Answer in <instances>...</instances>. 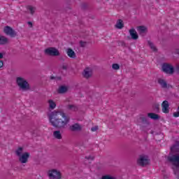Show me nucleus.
Masks as SVG:
<instances>
[{"label":"nucleus","instance_id":"1","mask_svg":"<svg viewBox=\"0 0 179 179\" xmlns=\"http://www.w3.org/2000/svg\"><path fill=\"white\" fill-rule=\"evenodd\" d=\"M49 121L52 126L57 129H64L68 125L70 118L65 113L59 110H54L48 115Z\"/></svg>","mask_w":179,"mask_h":179},{"label":"nucleus","instance_id":"14","mask_svg":"<svg viewBox=\"0 0 179 179\" xmlns=\"http://www.w3.org/2000/svg\"><path fill=\"white\" fill-rule=\"evenodd\" d=\"M137 31H138L140 36H146L148 28L145 26H139L137 27Z\"/></svg>","mask_w":179,"mask_h":179},{"label":"nucleus","instance_id":"31","mask_svg":"<svg viewBox=\"0 0 179 179\" xmlns=\"http://www.w3.org/2000/svg\"><path fill=\"white\" fill-rule=\"evenodd\" d=\"M98 130H99V126H94L91 128V131L92 132H96V131H98Z\"/></svg>","mask_w":179,"mask_h":179},{"label":"nucleus","instance_id":"18","mask_svg":"<svg viewBox=\"0 0 179 179\" xmlns=\"http://www.w3.org/2000/svg\"><path fill=\"white\" fill-rule=\"evenodd\" d=\"M68 92V87L66 86L62 85L59 87L57 92L59 94H64V93H66Z\"/></svg>","mask_w":179,"mask_h":179},{"label":"nucleus","instance_id":"33","mask_svg":"<svg viewBox=\"0 0 179 179\" xmlns=\"http://www.w3.org/2000/svg\"><path fill=\"white\" fill-rule=\"evenodd\" d=\"M85 159H87V160H94V158L91 156L85 157Z\"/></svg>","mask_w":179,"mask_h":179},{"label":"nucleus","instance_id":"38","mask_svg":"<svg viewBox=\"0 0 179 179\" xmlns=\"http://www.w3.org/2000/svg\"><path fill=\"white\" fill-rule=\"evenodd\" d=\"M169 175H164V178H169Z\"/></svg>","mask_w":179,"mask_h":179},{"label":"nucleus","instance_id":"26","mask_svg":"<svg viewBox=\"0 0 179 179\" xmlns=\"http://www.w3.org/2000/svg\"><path fill=\"white\" fill-rule=\"evenodd\" d=\"M27 9L30 11L31 15H34V12H36V7H33L31 6H28Z\"/></svg>","mask_w":179,"mask_h":179},{"label":"nucleus","instance_id":"25","mask_svg":"<svg viewBox=\"0 0 179 179\" xmlns=\"http://www.w3.org/2000/svg\"><path fill=\"white\" fill-rule=\"evenodd\" d=\"M15 155L17 156V157L22 156L23 155V148H18V149L15 151Z\"/></svg>","mask_w":179,"mask_h":179},{"label":"nucleus","instance_id":"19","mask_svg":"<svg viewBox=\"0 0 179 179\" xmlns=\"http://www.w3.org/2000/svg\"><path fill=\"white\" fill-rule=\"evenodd\" d=\"M148 117H149V118H151V120H159L160 119V116H159V115H157L156 113H148Z\"/></svg>","mask_w":179,"mask_h":179},{"label":"nucleus","instance_id":"32","mask_svg":"<svg viewBox=\"0 0 179 179\" xmlns=\"http://www.w3.org/2000/svg\"><path fill=\"white\" fill-rule=\"evenodd\" d=\"M62 69L66 71L68 69V64H62Z\"/></svg>","mask_w":179,"mask_h":179},{"label":"nucleus","instance_id":"4","mask_svg":"<svg viewBox=\"0 0 179 179\" xmlns=\"http://www.w3.org/2000/svg\"><path fill=\"white\" fill-rule=\"evenodd\" d=\"M48 176L50 179H61L62 174L57 169H52L48 171Z\"/></svg>","mask_w":179,"mask_h":179},{"label":"nucleus","instance_id":"20","mask_svg":"<svg viewBox=\"0 0 179 179\" xmlns=\"http://www.w3.org/2000/svg\"><path fill=\"white\" fill-rule=\"evenodd\" d=\"M66 108L69 109L70 111H78V106L73 104L67 105Z\"/></svg>","mask_w":179,"mask_h":179},{"label":"nucleus","instance_id":"3","mask_svg":"<svg viewBox=\"0 0 179 179\" xmlns=\"http://www.w3.org/2000/svg\"><path fill=\"white\" fill-rule=\"evenodd\" d=\"M17 85L19 86L20 89L21 90H24V92H26L27 90H30V85H29V83L24 78L18 77L16 80Z\"/></svg>","mask_w":179,"mask_h":179},{"label":"nucleus","instance_id":"23","mask_svg":"<svg viewBox=\"0 0 179 179\" xmlns=\"http://www.w3.org/2000/svg\"><path fill=\"white\" fill-rule=\"evenodd\" d=\"M142 125L141 128H145V125H149V122L148 121V119L146 117H141Z\"/></svg>","mask_w":179,"mask_h":179},{"label":"nucleus","instance_id":"8","mask_svg":"<svg viewBox=\"0 0 179 179\" xmlns=\"http://www.w3.org/2000/svg\"><path fill=\"white\" fill-rule=\"evenodd\" d=\"M3 33L6 34V36H10V37L14 38L17 36V32L15 31L12 27L9 26H6L3 29Z\"/></svg>","mask_w":179,"mask_h":179},{"label":"nucleus","instance_id":"2","mask_svg":"<svg viewBox=\"0 0 179 179\" xmlns=\"http://www.w3.org/2000/svg\"><path fill=\"white\" fill-rule=\"evenodd\" d=\"M168 161L176 167L174 169V174L176 178L179 179V143H176L171 148V152L168 156Z\"/></svg>","mask_w":179,"mask_h":179},{"label":"nucleus","instance_id":"5","mask_svg":"<svg viewBox=\"0 0 179 179\" xmlns=\"http://www.w3.org/2000/svg\"><path fill=\"white\" fill-rule=\"evenodd\" d=\"M162 71L164 73L168 75H173L174 73V66L169 63H164L162 64Z\"/></svg>","mask_w":179,"mask_h":179},{"label":"nucleus","instance_id":"16","mask_svg":"<svg viewBox=\"0 0 179 179\" xmlns=\"http://www.w3.org/2000/svg\"><path fill=\"white\" fill-rule=\"evenodd\" d=\"M66 54L69 58H73L75 59L76 58V53H75V51L72 50L71 48H68L66 50Z\"/></svg>","mask_w":179,"mask_h":179},{"label":"nucleus","instance_id":"27","mask_svg":"<svg viewBox=\"0 0 179 179\" xmlns=\"http://www.w3.org/2000/svg\"><path fill=\"white\" fill-rule=\"evenodd\" d=\"M148 45L150 47L151 50L152 51H157V49L156 48V46L152 43L151 41H148Z\"/></svg>","mask_w":179,"mask_h":179},{"label":"nucleus","instance_id":"28","mask_svg":"<svg viewBox=\"0 0 179 179\" xmlns=\"http://www.w3.org/2000/svg\"><path fill=\"white\" fill-rule=\"evenodd\" d=\"M101 179H116V178L110 175H105V176H102Z\"/></svg>","mask_w":179,"mask_h":179},{"label":"nucleus","instance_id":"24","mask_svg":"<svg viewBox=\"0 0 179 179\" xmlns=\"http://www.w3.org/2000/svg\"><path fill=\"white\" fill-rule=\"evenodd\" d=\"M115 27H117V29H122V27H124V22H122V20H118L115 24Z\"/></svg>","mask_w":179,"mask_h":179},{"label":"nucleus","instance_id":"12","mask_svg":"<svg viewBox=\"0 0 179 179\" xmlns=\"http://www.w3.org/2000/svg\"><path fill=\"white\" fill-rule=\"evenodd\" d=\"M69 129L71 132H81L82 125L79 123H75L69 127Z\"/></svg>","mask_w":179,"mask_h":179},{"label":"nucleus","instance_id":"29","mask_svg":"<svg viewBox=\"0 0 179 179\" xmlns=\"http://www.w3.org/2000/svg\"><path fill=\"white\" fill-rule=\"evenodd\" d=\"M86 45H87V42L83 41H80V46L82 48H85L86 47Z\"/></svg>","mask_w":179,"mask_h":179},{"label":"nucleus","instance_id":"37","mask_svg":"<svg viewBox=\"0 0 179 179\" xmlns=\"http://www.w3.org/2000/svg\"><path fill=\"white\" fill-rule=\"evenodd\" d=\"M176 71H177V72H178V73H179V65H178V66H176Z\"/></svg>","mask_w":179,"mask_h":179},{"label":"nucleus","instance_id":"17","mask_svg":"<svg viewBox=\"0 0 179 179\" xmlns=\"http://www.w3.org/2000/svg\"><path fill=\"white\" fill-rule=\"evenodd\" d=\"M9 43V39L4 36H0V45H5V44H8Z\"/></svg>","mask_w":179,"mask_h":179},{"label":"nucleus","instance_id":"13","mask_svg":"<svg viewBox=\"0 0 179 179\" xmlns=\"http://www.w3.org/2000/svg\"><path fill=\"white\" fill-rule=\"evenodd\" d=\"M169 106L168 101H164L162 102V112L164 113V114H169L170 113V110L169 109Z\"/></svg>","mask_w":179,"mask_h":179},{"label":"nucleus","instance_id":"30","mask_svg":"<svg viewBox=\"0 0 179 179\" xmlns=\"http://www.w3.org/2000/svg\"><path fill=\"white\" fill-rule=\"evenodd\" d=\"M113 69H115V71H117V69H120V64H113L112 65Z\"/></svg>","mask_w":179,"mask_h":179},{"label":"nucleus","instance_id":"40","mask_svg":"<svg viewBox=\"0 0 179 179\" xmlns=\"http://www.w3.org/2000/svg\"><path fill=\"white\" fill-rule=\"evenodd\" d=\"M122 45H125V43H122Z\"/></svg>","mask_w":179,"mask_h":179},{"label":"nucleus","instance_id":"39","mask_svg":"<svg viewBox=\"0 0 179 179\" xmlns=\"http://www.w3.org/2000/svg\"><path fill=\"white\" fill-rule=\"evenodd\" d=\"M50 79H51V80H52L55 79V77H54V76H50Z\"/></svg>","mask_w":179,"mask_h":179},{"label":"nucleus","instance_id":"21","mask_svg":"<svg viewBox=\"0 0 179 179\" xmlns=\"http://www.w3.org/2000/svg\"><path fill=\"white\" fill-rule=\"evenodd\" d=\"M53 136L55 139H62V134L60 131H55L53 132Z\"/></svg>","mask_w":179,"mask_h":179},{"label":"nucleus","instance_id":"11","mask_svg":"<svg viewBox=\"0 0 179 179\" xmlns=\"http://www.w3.org/2000/svg\"><path fill=\"white\" fill-rule=\"evenodd\" d=\"M83 76L85 79H90L93 76V70L90 67H86L83 72Z\"/></svg>","mask_w":179,"mask_h":179},{"label":"nucleus","instance_id":"36","mask_svg":"<svg viewBox=\"0 0 179 179\" xmlns=\"http://www.w3.org/2000/svg\"><path fill=\"white\" fill-rule=\"evenodd\" d=\"M3 58V54L0 53V59H2Z\"/></svg>","mask_w":179,"mask_h":179},{"label":"nucleus","instance_id":"9","mask_svg":"<svg viewBox=\"0 0 179 179\" xmlns=\"http://www.w3.org/2000/svg\"><path fill=\"white\" fill-rule=\"evenodd\" d=\"M157 83L161 86L162 89H173V85L167 83V80L163 78H158Z\"/></svg>","mask_w":179,"mask_h":179},{"label":"nucleus","instance_id":"7","mask_svg":"<svg viewBox=\"0 0 179 179\" xmlns=\"http://www.w3.org/2000/svg\"><path fill=\"white\" fill-rule=\"evenodd\" d=\"M149 157L146 155H140L138 159L137 160V164L141 166V167H145L149 164Z\"/></svg>","mask_w":179,"mask_h":179},{"label":"nucleus","instance_id":"15","mask_svg":"<svg viewBox=\"0 0 179 179\" xmlns=\"http://www.w3.org/2000/svg\"><path fill=\"white\" fill-rule=\"evenodd\" d=\"M129 34L132 40H138V38H139V36H138V33L136 32L135 29H130Z\"/></svg>","mask_w":179,"mask_h":179},{"label":"nucleus","instance_id":"6","mask_svg":"<svg viewBox=\"0 0 179 179\" xmlns=\"http://www.w3.org/2000/svg\"><path fill=\"white\" fill-rule=\"evenodd\" d=\"M45 54L50 57H59V50L54 47H50L45 50Z\"/></svg>","mask_w":179,"mask_h":179},{"label":"nucleus","instance_id":"34","mask_svg":"<svg viewBox=\"0 0 179 179\" xmlns=\"http://www.w3.org/2000/svg\"><path fill=\"white\" fill-rule=\"evenodd\" d=\"M3 66V61L0 60V69Z\"/></svg>","mask_w":179,"mask_h":179},{"label":"nucleus","instance_id":"10","mask_svg":"<svg viewBox=\"0 0 179 179\" xmlns=\"http://www.w3.org/2000/svg\"><path fill=\"white\" fill-rule=\"evenodd\" d=\"M30 157V153L24 152L22 155L18 157V160L21 164H24L29 162V158Z\"/></svg>","mask_w":179,"mask_h":179},{"label":"nucleus","instance_id":"22","mask_svg":"<svg viewBox=\"0 0 179 179\" xmlns=\"http://www.w3.org/2000/svg\"><path fill=\"white\" fill-rule=\"evenodd\" d=\"M50 110H54L57 107V103L52 99H50L48 101Z\"/></svg>","mask_w":179,"mask_h":179},{"label":"nucleus","instance_id":"35","mask_svg":"<svg viewBox=\"0 0 179 179\" xmlns=\"http://www.w3.org/2000/svg\"><path fill=\"white\" fill-rule=\"evenodd\" d=\"M27 24H29V27H33V23L31 22H28Z\"/></svg>","mask_w":179,"mask_h":179}]
</instances>
